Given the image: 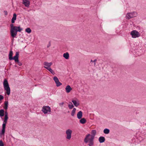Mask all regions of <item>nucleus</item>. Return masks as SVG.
<instances>
[{
    "mask_svg": "<svg viewBox=\"0 0 146 146\" xmlns=\"http://www.w3.org/2000/svg\"><path fill=\"white\" fill-rule=\"evenodd\" d=\"M90 136L89 134L87 135L84 139V141L86 143H88V145L89 146H93L94 138L90 137Z\"/></svg>",
    "mask_w": 146,
    "mask_h": 146,
    "instance_id": "nucleus-1",
    "label": "nucleus"
},
{
    "mask_svg": "<svg viewBox=\"0 0 146 146\" xmlns=\"http://www.w3.org/2000/svg\"><path fill=\"white\" fill-rule=\"evenodd\" d=\"M3 85L4 90L6 91V93L8 95L10 94V88L7 80L5 79L3 82Z\"/></svg>",
    "mask_w": 146,
    "mask_h": 146,
    "instance_id": "nucleus-2",
    "label": "nucleus"
},
{
    "mask_svg": "<svg viewBox=\"0 0 146 146\" xmlns=\"http://www.w3.org/2000/svg\"><path fill=\"white\" fill-rule=\"evenodd\" d=\"M13 54V52L11 50L9 52V59L10 60H14L15 59H16L19 56V52H16L15 55L13 57L12 56Z\"/></svg>",
    "mask_w": 146,
    "mask_h": 146,
    "instance_id": "nucleus-3",
    "label": "nucleus"
},
{
    "mask_svg": "<svg viewBox=\"0 0 146 146\" xmlns=\"http://www.w3.org/2000/svg\"><path fill=\"white\" fill-rule=\"evenodd\" d=\"M42 111L44 114L49 113L51 112V108L49 106H43L42 110Z\"/></svg>",
    "mask_w": 146,
    "mask_h": 146,
    "instance_id": "nucleus-4",
    "label": "nucleus"
},
{
    "mask_svg": "<svg viewBox=\"0 0 146 146\" xmlns=\"http://www.w3.org/2000/svg\"><path fill=\"white\" fill-rule=\"evenodd\" d=\"M137 16V13L135 12H133L132 13H127L126 17L127 19H129L131 18L136 17Z\"/></svg>",
    "mask_w": 146,
    "mask_h": 146,
    "instance_id": "nucleus-5",
    "label": "nucleus"
},
{
    "mask_svg": "<svg viewBox=\"0 0 146 146\" xmlns=\"http://www.w3.org/2000/svg\"><path fill=\"white\" fill-rule=\"evenodd\" d=\"M23 29L21 28L20 26L17 27V28L15 30V31L13 33L12 35L11 36L13 38L15 37L17 35V32H20Z\"/></svg>",
    "mask_w": 146,
    "mask_h": 146,
    "instance_id": "nucleus-6",
    "label": "nucleus"
},
{
    "mask_svg": "<svg viewBox=\"0 0 146 146\" xmlns=\"http://www.w3.org/2000/svg\"><path fill=\"white\" fill-rule=\"evenodd\" d=\"M131 35L133 38L138 37L140 36L139 33L136 30H133L131 32Z\"/></svg>",
    "mask_w": 146,
    "mask_h": 146,
    "instance_id": "nucleus-7",
    "label": "nucleus"
},
{
    "mask_svg": "<svg viewBox=\"0 0 146 146\" xmlns=\"http://www.w3.org/2000/svg\"><path fill=\"white\" fill-rule=\"evenodd\" d=\"M72 133V130L70 129H68L66 130V138L67 139L69 140L71 139Z\"/></svg>",
    "mask_w": 146,
    "mask_h": 146,
    "instance_id": "nucleus-8",
    "label": "nucleus"
},
{
    "mask_svg": "<svg viewBox=\"0 0 146 146\" xmlns=\"http://www.w3.org/2000/svg\"><path fill=\"white\" fill-rule=\"evenodd\" d=\"M7 120H4L3 123L2 124V129L1 130V134H4L5 131V128L6 124L7 122Z\"/></svg>",
    "mask_w": 146,
    "mask_h": 146,
    "instance_id": "nucleus-9",
    "label": "nucleus"
},
{
    "mask_svg": "<svg viewBox=\"0 0 146 146\" xmlns=\"http://www.w3.org/2000/svg\"><path fill=\"white\" fill-rule=\"evenodd\" d=\"M53 80L56 84V86L58 87L62 85V84L59 82L58 79L56 76L54 77Z\"/></svg>",
    "mask_w": 146,
    "mask_h": 146,
    "instance_id": "nucleus-10",
    "label": "nucleus"
},
{
    "mask_svg": "<svg viewBox=\"0 0 146 146\" xmlns=\"http://www.w3.org/2000/svg\"><path fill=\"white\" fill-rule=\"evenodd\" d=\"M74 106L76 107H78L80 105L79 102L77 99H76L75 100H73L72 101Z\"/></svg>",
    "mask_w": 146,
    "mask_h": 146,
    "instance_id": "nucleus-11",
    "label": "nucleus"
},
{
    "mask_svg": "<svg viewBox=\"0 0 146 146\" xmlns=\"http://www.w3.org/2000/svg\"><path fill=\"white\" fill-rule=\"evenodd\" d=\"M23 4L25 7H29L30 5V2L29 0H23Z\"/></svg>",
    "mask_w": 146,
    "mask_h": 146,
    "instance_id": "nucleus-12",
    "label": "nucleus"
},
{
    "mask_svg": "<svg viewBox=\"0 0 146 146\" xmlns=\"http://www.w3.org/2000/svg\"><path fill=\"white\" fill-rule=\"evenodd\" d=\"M10 26L11 27L10 32L11 36L12 35L13 33L15 31V30L17 28V27L15 26H14V25L13 24L10 25Z\"/></svg>",
    "mask_w": 146,
    "mask_h": 146,
    "instance_id": "nucleus-13",
    "label": "nucleus"
},
{
    "mask_svg": "<svg viewBox=\"0 0 146 146\" xmlns=\"http://www.w3.org/2000/svg\"><path fill=\"white\" fill-rule=\"evenodd\" d=\"M52 64V62L48 63L47 62H44L43 65L44 66H44V68L46 69V68H50V66Z\"/></svg>",
    "mask_w": 146,
    "mask_h": 146,
    "instance_id": "nucleus-14",
    "label": "nucleus"
},
{
    "mask_svg": "<svg viewBox=\"0 0 146 146\" xmlns=\"http://www.w3.org/2000/svg\"><path fill=\"white\" fill-rule=\"evenodd\" d=\"M77 116L78 118V119H81L82 116V112L81 111H79L78 113Z\"/></svg>",
    "mask_w": 146,
    "mask_h": 146,
    "instance_id": "nucleus-15",
    "label": "nucleus"
},
{
    "mask_svg": "<svg viewBox=\"0 0 146 146\" xmlns=\"http://www.w3.org/2000/svg\"><path fill=\"white\" fill-rule=\"evenodd\" d=\"M65 89L66 92L68 93L70 92V91L72 90V88L70 87V86L68 85L66 86L65 88Z\"/></svg>",
    "mask_w": 146,
    "mask_h": 146,
    "instance_id": "nucleus-16",
    "label": "nucleus"
},
{
    "mask_svg": "<svg viewBox=\"0 0 146 146\" xmlns=\"http://www.w3.org/2000/svg\"><path fill=\"white\" fill-rule=\"evenodd\" d=\"M19 56L16 59H15L14 60H15V63H17L19 66H21L22 65V63L19 61Z\"/></svg>",
    "mask_w": 146,
    "mask_h": 146,
    "instance_id": "nucleus-17",
    "label": "nucleus"
},
{
    "mask_svg": "<svg viewBox=\"0 0 146 146\" xmlns=\"http://www.w3.org/2000/svg\"><path fill=\"white\" fill-rule=\"evenodd\" d=\"M96 131L95 130H93L91 131V135H90V137H92L94 138V136L96 135Z\"/></svg>",
    "mask_w": 146,
    "mask_h": 146,
    "instance_id": "nucleus-18",
    "label": "nucleus"
},
{
    "mask_svg": "<svg viewBox=\"0 0 146 146\" xmlns=\"http://www.w3.org/2000/svg\"><path fill=\"white\" fill-rule=\"evenodd\" d=\"M17 15L15 13L13 14V16L11 19V23H15V21L16 19Z\"/></svg>",
    "mask_w": 146,
    "mask_h": 146,
    "instance_id": "nucleus-19",
    "label": "nucleus"
},
{
    "mask_svg": "<svg viewBox=\"0 0 146 146\" xmlns=\"http://www.w3.org/2000/svg\"><path fill=\"white\" fill-rule=\"evenodd\" d=\"M63 56L66 59H68L69 58V54L67 52L64 53L63 54Z\"/></svg>",
    "mask_w": 146,
    "mask_h": 146,
    "instance_id": "nucleus-20",
    "label": "nucleus"
},
{
    "mask_svg": "<svg viewBox=\"0 0 146 146\" xmlns=\"http://www.w3.org/2000/svg\"><path fill=\"white\" fill-rule=\"evenodd\" d=\"M99 140L100 143H102L104 142L105 138L104 137H100L99 138Z\"/></svg>",
    "mask_w": 146,
    "mask_h": 146,
    "instance_id": "nucleus-21",
    "label": "nucleus"
},
{
    "mask_svg": "<svg viewBox=\"0 0 146 146\" xmlns=\"http://www.w3.org/2000/svg\"><path fill=\"white\" fill-rule=\"evenodd\" d=\"M80 120V123L84 124L86 123V120L85 118H82Z\"/></svg>",
    "mask_w": 146,
    "mask_h": 146,
    "instance_id": "nucleus-22",
    "label": "nucleus"
},
{
    "mask_svg": "<svg viewBox=\"0 0 146 146\" xmlns=\"http://www.w3.org/2000/svg\"><path fill=\"white\" fill-rule=\"evenodd\" d=\"M46 69L48 70L52 74L54 75L55 74V73L54 71L50 68H46Z\"/></svg>",
    "mask_w": 146,
    "mask_h": 146,
    "instance_id": "nucleus-23",
    "label": "nucleus"
},
{
    "mask_svg": "<svg viewBox=\"0 0 146 146\" xmlns=\"http://www.w3.org/2000/svg\"><path fill=\"white\" fill-rule=\"evenodd\" d=\"M4 111L3 109L0 110V116L2 117L4 116Z\"/></svg>",
    "mask_w": 146,
    "mask_h": 146,
    "instance_id": "nucleus-24",
    "label": "nucleus"
},
{
    "mask_svg": "<svg viewBox=\"0 0 146 146\" xmlns=\"http://www.w3.org/2000/svg\"><path fill=\"white\" fill-rule=\"evenodd\" d=\"M76 109L75 108H74L73 110H72L71 113V115L72 116H73L75 115V113L76 111Z\"/></svg>",
    "mask_w": 146,
    "mask_h": 146,
    "instance_id": "nucleus-25",
    "label": "nucleus"
},
{
    "mask_svg": "<svg viewBox=\"0 0 146 146\" xmlns=\"http://www.w3.org/2000/svg\"><path fill=\"white\" fill-rule=\"evenodd\" d=\"M8 103L7 101H6L5 103V106L4 108L5 110H7L8 108Z\"/></svg>",
    "mask_w": 146,
    "mask_h": 146,
    "instance_id": "nucleus-26",
    "label": "nucleus"
},
{
    "mask_svg": "<svg viewBox=\"0 0 146 146\" xmlns=\"http://www.w3.org/2000/svg\"><path fill=\"white\" fill-rule=\"evenodd\" d=\"M104 132L106 134H108L110 133V130L109 129L106 128L104 130Z\"/></svg>",
    "mask_w": 146,
    "mask_h": 146,
    "instance_id": "nucleus-27",
    "label": "nucleus"
},
{
    "mask_svg": "<svg viewBox=\"0 0 146 146\" xmlns=\"http://www.w3.org/2000/svg\"><path fill=\"white\" fill-rule=\"evenodd\" d=\"M69 103H70V104L68 105V107L70 109H72L74 106V105H73L71 102H70Z\"/></svg>",
    "mask_w": 146,
    "mask_h": 146,
    "instance_id": "nucleus-28",
    "label": "nucleus"
},
{
    "mask_svg": "<svg viewBox=\"0 0 146 146\" xmlns=\"http://www.w3.org/2000/svg\"><path fill=\"white\" fill-rule=\"evenodd\" d=\"M25 31L27 33H29L31 32V30L30 28H28L26 29Z\"/></svg>",
    "mask_w": 146,
    "mask_h": 146,
    "instance_id": "nucleus-29",
    "label": "nucleus"
},
{
    "mask_svg": "<svg viewBox=\"0 0 146 146\" xmlns=\"http://www.w3.org/2000/svg\"><path fill=\"white\" fill-rule=\"evenodd\" d=\"M0 146H4V144L1 140H0Z\"/></svg>",
    "mask_w": 146,
    "mask_h": 146,
    "instance_id": "nucleus-30",
    "label": "nucleus"
},
{
    "mask_svg": "<svg viewBox=\"0 0 146 146\" xmlns=\"http://www.w3.org/2000/svg\"><path fill=\"white\" fill-rule=\"evenodd\" d=\"M3 96L1 95H0V101L3 100Z\"/></svg>",
    "mask_w": 146,
    "mask_h": 146,
    "instance_id": "nucleus-31",
    "label": "nucleus"
},
{
    "mask_svg": "<svg viewBox=\"0 0 146 146\" xmlns=\"http://www.w3.org/2000/svg\"><path fill=\"white\" fill-rule=\"evenodd\" d=\"M8 118V116H5L4 120H7Z\"/></svg>",
    "mask_w": 146,
    "mask_h": 146,
    "instance_id": "nucleus-32",
    "label": "nucleus"
},
{
    "mask_svg": "<svg viewBox=\"0 0 146 146\" xmlns=\"http://www.w3.org/2000/svg\"><path fill=\"white\" fill-rule=\"evenodd\" d=\"M96 61H97V59H95L93 61V62H94V66H96Z\"/></svg>",
    "mask_w": 146,
    "mask_h": 146,
    "instance_id": "nucleus-33",
    "label": "nucleus"
},
{
    "mask_svg": "<svg viewBox=\"0 0 146 146\" xmlns=\"http://www.w3.org/2000/svg\"><path fill=\"white\" fill-rule=\"evenodd\" d=\"M60 105L61 107H62L64 105V102H62L59 104Z\"/></svg>",
    "mask_w": 146,
    "mask_h": 146,
    "instance_id": "nucleus-34",
    "label": "nucleus"
},
{
    "mask_svg": "<svg viewBox=\"0 0 146 146\" xmlns=\"http://www.w3.org/2000/svg\"><path fill=\"white\" fill-rule=\"evenodd\" d=\"M4 13L5 14V15H7V11H4Z\"/></svg>",
    "mask_w": 146,
    "mask_h": 146,
    "instance_id": "nucleus-35",
    "label": "nucleus"
},
{
    "mask_svg": "<svg viewBox=\"0 0 146 146\" xmlns=\"http://www.w3.org/2000/svg\"><path fill=\"white\" fill-rule=\"evenodd\" d=\"M50 45H51V43H50V42H49L48 44V45L47 46V47L49 48L50 46Z\"/></svg>",
    "mask_w": 146,
    "mask_h": 146,
    "instance_id": "nucleus-36",
    "label": "nucleus"
},
{
    "mask_svg": "<svg viewBox=\"0 0 146 146\" xmlns=\"http://www.w3.org/2000/svg\"><path fill=\"white\" fill-rule=\"evenodd\" d=\"M5 116H8V113L7 112V111H5Z\"/></svg>",
    "mask_w": 146,
    "mask_h": 146,
    "instance_id": "nucleus-37",
    "label": "nucleus"
},
{
    "mask_svg": "<svg viewBox=\"0 0 146 146\" xmlns=\"http://www.w3.org/2000/svg\"><path fill=\"white\" fill-rule=\"evenodd\" d=\"M90 62H93V61L92 60H91L90 61Z\"/></svg>",
    "mask_w": 146,
    "mask_h": 146,
    "instance_id": "nucleus-38",
    "label": "nucleus"
},
{
    "mask_svg": "<svg viewBox=\"0 0 146 146\" xmlns=\"http://www.w3.org/2000/svg\"><path fill=\"white\" fill-rule=\"evenodd\" d=\"M15 66L16 67L17 66V65H15Z\"/></svg>",
    "mask_w": 146,
    "mask_h": 146,
    "instance_id": "nucleus-39",
    "label": "nucleus"
},
{
    "mask_svg": "<svg viewBox=\"0 0 146 146\" xmlns=\"http://www.w3.org/2000/svg\"><path fill=\"white\" fill-rule=\"evenodd\" d=\"M145 124L146 125V123Z\"/></svg>",
    "mask_w": 146,
    "mask_h": 146,
    "instance_id": "nucleus-40",
    "label": "nucleus"
}]
</instances>
